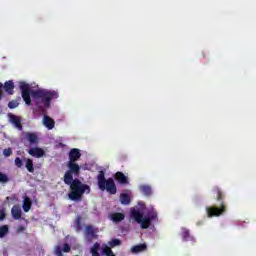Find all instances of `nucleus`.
<instances>
[{
    "mask_svg": "<svg viewBox=\"0 0 256 256\" xmlns=\"http://www.w3.org/2000/svg\"><path fill=\"white\" fill-rule=\"evenodd\" d=\"M64 146H65V144H63L62 142L57 144V147H64Z\"/></svg>",
    "mask_w": 256,
    "mask_h": 256,
    "instance_id": "obj_35",
    "label": "nucleus"
},
{
    "mask_svg": "<svg viewBox=\"0 0 256 256\" xmlns=\"http://www.w3.org/2000/svg\"><path fill=\"white\" fill-rule=\"evenodd\" d=\"M12 154H13V150H11V148H6L3 150L4 157H11Z\"/></svg>",
    "mask_w": 256,
    "mask_h": 256,
    "instance_id": "obj_29",
    "label": "nucleus"
},
{
    "mask_svg": "<svg viewBox=\"0 0 256 256\" xmlns=\"http://www.w3.org/2000/svg\"><path fill=\"white\" fill-rule=\"evenodd\" d=\"M7 233H9V226L7 225H3L0 227V239H3V237H5V235H7Z\"/></svg>",
    "mask_w": 256,
    "mask_h": 256,
    "instance_id": "obj_24",
    "label": "nucleus"
},
{
    "mask_svg": "<svg viewBox=\"0 0 256 256\" xmlns=\"http://www.w3.org/2000/svg\"><path fill=\"white\" fill-rule=\"evenodd\" d=\"M115 181L120 185H129V178L123 174V172H116L114 175Z\"/></svg>",
    "mask_w": 256,
    "mask_h": 256,
    "instance_id": "obj_9",
    "label": "nucleus"
},
{
    "mask_svg": "<svg viewBox=\"0 0 256 256\" xmlns=\"http://www.w3.org/2000/svg\"><path fill=\"white\" fill-rule=\"evenodd\" d=\"M120 202L122 205H129L131 203V197L127 193H122L120 195Z\"/></svg>",
    "mask_w": 256,
    "mask_h": 256,
    "instance_id": "obj_18",
    "label": "nucleus"
},
{
    "mask_svg": "<svg viewBox=\"0 0 256 256\" xmlns=\"http://www.w3.org/2000/svg\"><path fill=\"white\" fill-rule=\"evenodd\" d=\"M6 217H7V212H5V208H2L0 210V221H5Z\"/></svg>",
    "mask_w": 256,
    "mask_h": 256,
    "instance_id": "obj_30",
    "label": "nucleus"
},
{
    "mask_svg": "<svg viewBox=\"0 0 256 256\" xmlns=\"http://www.w3.org/2000/svg\"><path fill=\"white\" fill-rule=\"evenodd\" d=\"M28 153L31 155V157H36V159H41V157L45 156V150L39 147L30 148Z\"/></svg>",
    "mask_w": 256,
    "mask_h": 256,
    "instance_id": "obj_8",
    "label": "nucleus"
},
{
    "mask_svg": "<svg viewBox=\"0 0 256 256\" xmlns=\"http://www.w3.org/2000/svg\"><path fill=\"white\" fill-rule=\"evenodd\" d=\"M10 123L14 125L18 131H23V124H21V118L15 114H9Z\"/></svg>",
    "mask_w": 256,
    "mask_h": 256,
    "instance_id": "obj_6",
    "label": "nucleus"
},
{
    "mask_svg": "<svg viewBox=\"0 0 256 256\" xmlns=\"http://www.w3.org/2000/svg\"><path fill=\"white\" fill-rule=\"evenodd\" d=\"M17 231L18 233H23V231H25V226H18Z\"/></svg>",
    "mask_w": 256,
    "mask_h": 256,
    "instance_id": "obj_34",
    "label": "nucleus"
},
{
    "mask_svg": "<svg viewBox=\"0 0 256 256\" xmlns=\"http://www.w3.org/2000/svg\"><path fill=\"white\" fill-rule=\"evenodd\" d=\"M4 89L8 95H13V90L15 89V84L13 81L9 80L4 83Z\"/></svg>",
    "mask_w": 256,
    "mask_h": 256,
    "instance_id": "obj_15",
    "label": "nucleus"
},
{
    "mask_svg": "<svg viewBox=\"0 0 256 256\" xmlns=\"http://www.w3.org/2000/svg\"><path fill=\"white\" fill-rule=\"evenodd\" d=\"M212 193L214 194V197L219 205L217 206H208L206 207V213L207 217L209 219L213 217H221L223 213H226L227 211V204H225V194L223 193V190L221 188L215 186L212 189Z\"/></svg>",
    "mask_w": 256,
    "mask_h": 256,
    "instance_id": "obj_4",
    "label": "nucleus"
},
{
    "mask_svg": "<svg viewBox=\"0 0 256 256\" xmlns=\"http://www.w3.org/2000/svg\"><path fill=\"white\" fill-rule=\"evenodd\" d=\"M99 249H101V244L99 243H95L93 244V246L91 247L90 253L92 256H101V254L99 253Z\"/></svg>",
    "mask_w": 256,
    "mask_h": 256,
    "instance_id": "obj_19",
    "label": "nucleus"
},
{
    "mask_svg": "<svg viewBox=\"0 0 256 256\" xmlns=\"http://www.w3.org/2000/svg\"><path fill=\"white\" fill-rule=\"evenodd\" d=\"M109 245H110V247H117V246L121 245V240H119V239H112L109 242Z\"/></svg>",
    "mask_w": 256,
    "mask_h": 256,
    "instance_id": "obj_27",
    "label": "nucleus"
},
{
    "mask_svg": "<svg viewBox=\"0 0 256 256\" xmlns=\"http://www.w3.org/2000/svg\"><path fill=\"white\" fill-rule=\"evenodd\" d=\"M102 255L115 256V253L113 252V250H111V248L109 246H104L102 248Z\"/></svg>",
    "mask_w": 256,
    "mask_h": 256,
    "instance_id": "obj_23",
    "label": "nucleus"
},
{
    "mask_svg": "<svg viewBox=\"0 0 256 256\" xmlns=\"http://www.w3.org/2000/svg\"><path fill=\"white\" fill-rule=\"evenodd\" d=\"M181 237L183 241H189L191 239V232L187 228H182L181 229Z\"/></svg>",
    "mask_w": 256,
    "mask_h": 256,
    "instance_id": "obj_21",
    "label": "nucleus"
},
{
    "mask_svg": "<svg viewBox=\"0 0 256 256\" xmlns=\"http://www.w3.org/2000/svg\"><path fill=\"white\" fill-rule=\"evenodd\" d=\"M26 169L29 173H35V167H33V160L31 158L26 159Z\"/></svg>",
    "mask_w": 256,
    "mask_h": 256,
    "instance_id": "obj_22",
    "label": "nucleus"
},
{
    "mask_svg": "<svg viewBox=\"0 0 256 256\" xmlns=\"http://www.w3.org/2000/svg\"><path fill=\"white\" fill-rule=\"evenodd\" d=\"M11 214H12L13 219H15V221H19V219H21V215H22L21 208H19V206H17V205H14L11 209Z\"/></svg>",
    "mask_w": 256,
    "mask_h": 256,
    "instance_id": "obj_13",
    "label": "nucleus"
},
{
    "mask_svg": "<svg viewBox=\"0 0 256 256\" xmlns=\"http://www.w3.org/2000/svg\"><path fill=\"white\" fill-rule=\"evenodd\" d=\"M69 251H71V246H69L68 243H65L63 246V252L64 253H69Z\"/></svg>",
    "mask_w": 256,
    "mask_h": 256,
    "instance_id": "obj_33",
    "label": "nucleus"
},
{
    "mask_svg": "<svg viewBox=\"0 0 256 256\" xmlns=\"http://www.w3.org/2000/svg\"><path fill=\"white\" fill-rule=\"evenodd\" d=\"M20 89L22 93V99L26 103V105H31V96L33 97L35 101L36 107L41 111L42 113H45L46 109H49L51 107V101L53 99H58L59 94L57 91H49V90H31V86L25 82L20 83Z\"/></svg>",
    "mask_w": 256,
    "mask_h": 256,
    "instance_id": "obj_2",
    "label": "nucleus"
},
{
    "mask_svg": "<svg viewBox=\"0 0 256 256\" xmlns=\"http://www.w3.org/2000/svg\"><path fill=\"white\" fill-rule=\"evenodd\" d=\"M85 236L88 239V241H91V239H96L97 235L95 234V229L93 226L88 225L85 228Z\"/></svg>",
    "mask_w": 256,
    "mask_h": 256,
    "instance_id": "obj_11",
    "label": "nucleus"
},
{
    "mask_svg": "<svg viewBox=\"0 0 256 256\" xmlns=\"http://www.w3.org/2000/svg\"><path fill=\"white\" fill-rule=\"evenodd\" d=\"M9 109H17L19 107V102L17 100H12L8 103Z\"/></svg>",
    "mask_w": 256,
    "mask_h": 256,
    "instance_id": "obj_25",
    "label": "nucleus"
},
{
    "mask_svg": "<svg viewBox=\"0 0 256 256\" xmlns=\"http://www.w3.org/2000/svg\"><path fill=\"white\" fill-rule=\"evenodd\" d=\"M98 187L100 191H107L110 195H115L117 193V185H115V180L113 178H105V172L101 170L97 176Z\"/></svg>",
    "mask_w": 256,
    "mask_h": 256,
    "instance_id": "obj_5",
    "label": "nucleus"
},
{
    "mask_svg": "<svg viewBox=\"0 0 256 256\" xmlns=\"http://www.w3.org/2000/svg\"><path fill=\"white\" fill-rule=\"evenodd\" d=\"M68 157H69L68 162L77 163V161H79V159H81V151L77 148H72L69 151Z\"/></svg>",
    "mask_w": 256,
    "mask_h": 256,
    "instance_id": "obj_7",
    "label": "nucleus"
},
{
    "mask_svg": "<svg viewBox=\"0 0 256 256\" xmlns=\"http://www.w3.org/2000/svg\"><path fill=\"white\" fill-rule=\"evenodd\" d=\"M55 255L56 256H63V250L61 249V246L55 247Z\"/></svg>",
    "mask_w": 256,
    "mask_h": 256,
    "instance_id": "obj_32",
    "label": "nucleus"
},
{
    "mask_svg": "<svg viewBox=\"0 0 256 256\" xmlns=\"http://www.w3.org/2000/svg\"><path fill=\"white\" fill-rule=\"evenodd\" d=\"M68 170L64 174V183L65 185H70V193L68 197L71 201H81L83 195L91 193V187L84 184L79 179H73L74 177H79L81 175V166L77 162H67Z\"/></svg>",
    "mask_w": 256,
    "mask_h": 256,
    "instance_id": "obj_1",
    "label": "nucleus"
},
{
    "mask_svg": "<svg viewBox=\"0 0 256 256\" xmlns=\"http://www.w3.org/2000/svg\"><path fill=\"white\" fill-rule=\"evenodd\" d=\"M43 125H45V127L49 130L51 129H55V120H53V118L44 115L43 117Z\"/></svg>",
    "mask_w": 256,
    "mask_h": 256,
    "instance_id": "obj_12",
    "label": "nucleus"
},
{
    "mask_svg": "<svg viewBox=\"0 0 256 256\" xmlns=\"http://www.w3.org/2000/svg\"><path fill=\"white\" fill-rule=\"evenodd\" d=\"M109 217L113 223H121V221H125V214L121 212L111 213Z\"/></svg>",
    "mask_w": 256,
    "mask_h": 256,
    "instance_id": "obj_10",
    "label": "nucleus"
},
{
    "mask_svg": "<svg viewBox=\"0 0 256 256\" xmlns=\"http://www.w3.org/2000/svg\"><path fill=\"white\" fill-rule=\"evenodd\" d=\"M138 205H139L140 207H145V204H144L143 202H139Z\"/></svg>",
    "mask_w": 256,
    "mask_h": 256,
    "instance_id": "obj_36",
    "label": "nucleus"
},
{
    "mask_svg": "<svg viewBox=\"0 0 256 256\" xmlns=\"http://www.w3.org/2000/svg\"><path fill=\"white\" fill-rule=\"evenodd\" d=\"M26 139L31 143V145H37L39 143V138L37 137V134L28 132L26 134Z\"/></svg>",
    "mask_w": 256,
    "mask_h": 256,
    "instance_id": "obj_14",
    "label": "nucleus"
},
{
    "mask_svg": "<svg viewBox=\"0 0 256 256\" xmlns=\"http://www.w3.org/2000/svg\"><path fill=\"white\" fill-rule=\"evenodd\" d=\"M31 205H32L31 199L26 197L22 205L23 211H25V213H29V211H31Z\"/></svg>",
    "mask_w": 256,
    "mask_h": 256,
    "instance_id": "obj_20",
    "label": "nucleus"
},
{
    "mask_svg": "<svg viewBox=\"0 0 256 256\" xmlns=\"http://www.w3.org/2000/svg\"><path fill=\"white\" fill-rule=\"evenodd\" d=\"M130 217L140 225L141 229H149L151 223L157 221V210L151 208L147 215H144L139 208L133 207L130 209Z\"/></svg>",
    "mask_w": 256,
    "mask_h": 256,
    "instance_id": "obj_3",
    "label": "nucleus"
},
{
    "mask_svg": "<svg viewBox=\"0 0 256 256\" xmlns=\"http://www.w3.org/2000/svg\"><path fill=\"white\" fill-rule=\"evenodd\" d=\"M77 231H81V217L78 216L75 221Z\"/></svg>",
    "mask_w": 256,
    "mask_h": 256,
    "instance_id": "obj_31",
    "label": "nucleus"
},
{
    "mask_svg": "<svg viewBox=\"0 0 256 256\" xmlns=\"http://www.w3.org/2000/svg\"><path fill=\"white\" fill-rule=\"evenodd\" d=\"M147 250V244H138L131 248L132 253H142V251Z\"/></svg>",
    "mask_w": 256,
    "mask_h": 256,
    "instance_id": "obj_17",
    "label": "nucleus"
},
{
    "mask_svg": "<svg viewBox=\"0 0 256 256\" xmlns=\"http://www.w3.org/2000/svg\"><path fill=\"white\" fill-rule=\"evenodd\" d=\"M141 193H143V195H145V197H149L150 195H152L153 190L151 189V186L149 185H141L139 187Z\"/></svg>",
    "mask_w": 256,
    "mask_h": 256,
    "instance_id": "obj_16",
    "label": "nucleus"
},
{
    "mask_svg": "<svg viewBox=\"0 0 256 256\" xmlns=\"http://www.w3.org/2000/svg\"><path fill=\"white\" fill-rule=\"evenodd\" d=\"M0 183H9V176L0 172Z\"/></svg>",
    "mask_w": 256,
    "mask_h": 256,
    "instance_id": "obj_26",
    "label": "nucleus"
},
{
    "mask_svg": "<svg viewBox=\"0 0 256 256\" xmlns=\"http://www.w3.org/2000/svg\"><path fill=\"white\" fill-rule=\"evenodd\" d=\"M14 163L16 167H18V169H21V167H23V160H21V158L19 157L15 158Z\"/></svg>",
    "mask_w": 256,
    "mask_h": 256,
    "instance_id": "obj_28",
    "label": "nucleus"
}]
</instances>
